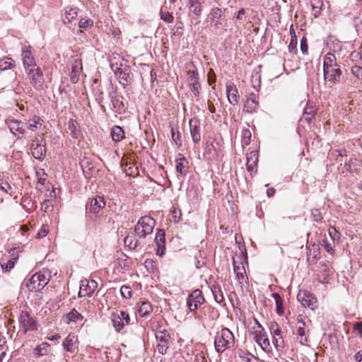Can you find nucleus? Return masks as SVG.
Listing matches in <instances>:
<instances>
[{"mask_svg":"<svg viewBox=\"0 0 362 362\" xmlns=\"http://www.w3.org/2000/svg\"><path fill=\"white\" fill-rule=\"evenodd\" d=\"M235 337L227 327H223L216 332L214 338V347L218 353H223L226 349L233 347Z\"/></svg>","mask_w":362,"mask_h":362,"instance_id":"f257e3e1","label":"nucleus"},{"mask_svg":"<svg viewBox=\"0 0 362 362\" xmlns=\"http://www.w3.org/2000/svg\"><path fill=\"white\" fill-rule=\"evenodd\" d=\"M50 274L48 271H40L33 274L26 283V287L31 292L40 291L49 283Z\"/></svg>","mask_w":362,"mask_h":362,"instance_id":"f03ea898","label":"nucleus"},{"mask_svg":"<svg viewBox=\"0 0 362 362\" xmlns=\"http://www.w3.org/2000/svg\"><path fill=\"white\" fill-rule=\"evenodd\" d=\"M155 225V220L150 216H145L140 218L134 227L136 235L140 238H145L152 233Z\"/></svg>","mask_w":362,"mask_h":362,"instance_id":"7ed1b4c3","label":"nucleus"},{"mask_svg":"<svg viewBox=\"0 0 362 362\" xmlns=\"http://www.w3.org/2000/svg\"><path fill=\"white\" fill-rule=\"evenodd\" d=\"M28 78L31 85L36 89L40 90L44 84V77L41 69L36 66L25 69Z\"/></svg>","mask_w":362,"mask_h":362,"instance_id":"20e7f679","label":"nucleus"},{"mask_svg":"<svg viewBox=\"0 0 362 362\" xmlns=\"http://www.w3.org/2000/svg\"><path fill=\"white\" fill-rule=\"evenodd\" d=\"M18 321L21 329L23 334H26L29 331L37 330V322L28 312L22 311L20 314Z\"/></svg>","mask_w":362,"mask_h":362,"instance_id":"39448f33","label":"nucleus"},{"mask_svg":"<svg viewBox=\"0 0 362 362\" xmlns=\"http://www.w3.org/2000/svg\"><path fill=\"white\" fill-rule=\"evenodd\" d=\"M297 298L305 308H308L314 310L317 307V300L316 297L309 291H300L298 293Z\"/></svg>","mask_w":362,"mask_h":362,"instance_id":"423d86ee","label":"nucleus"},{"mask_svg":"<svg viewBox=\"0 0 362 362\" xmlns=\"http://www.w3.org/2000/svg\"><path fill=\"white\" fill-rule=\"evenodd\" d=\"M204 302V298L202 292L199 289H196L189 295L187 300V305L190 312L196 310L199 305Z\"/></svg>","mask_w":362,"mask_h":362,"instance_id":"0eeeda50","label":"nucleus"},{"mask_svg":"<svg viewBox=\"0 0 362 362\" xmlns=\"http://www.w3.org/2000/svg\"><path fill=\"white\" fill-rule=\"evenodd\" d=\"M11 132L16 136L18 139H21L24 133L25 132L23 129V123L21 120L16 119L13 117H8L5 120Z\"/></svg>","mask_w":362,"mask_h":362,"instance_id":"6e6552de","label":"nucleus"},{"mask_svg":"<svg viewBox=\"0 0 362 362\" xmlns=\"http://www.w3.org/2000/svg\"><path fill=\"white\" fill-rule=\"evenodd\" d=\"M98 284L94 280L83 279L81 281L78 297H90L97 288Z\"/></svg>","mask_w":362,"mask_h":362,"instance_id":"1a4fd4ad","label":"nucleus"},{"mask_svg":"<svg viewBox=\"0 0 362 362\" xmlns=\"http://www.w3.org/2000/svg\"><path fill=\"white\" fill-rule=\"evenodd\" d=\"M156 337L158 341L157 346L158 352L161 354H165L168 349L169 334L166 330L157 331Z\"/></svg>","mask_w":362,"mask_h":362,"instance_id":"9d476101","label":"nucleus"},{"mask_svg":"<svg viewBox=\"0 0 362 362\" xmlns=\"http://www.w3.org/2000/svg\"><path fill=\"white\" fill-rule=\"evenodd\" d=\"M105 206L104 198L100 196H97L95 198L90 199V202L86 206V209L93 214H98L100 209Z\"/></svg>","mask_w":362,"mask_h":362,"instance_id":"9b49d317","label":"nucleus"},{"mask_svg":"<svg viewBox=\"0 0 362 362\" xmlns=\"http://www.w3.org/2000/svg\"><path fill=\"white\" fill-rule=\"evenodd\" d=\"M341 74L342 72L339 66L324 71L325 80H327L332 84L337 83L340 81Z\"/></svg>","mask_w":362,"mask_h":362,"instance_id":"f8f14e48","label":"nucleus"},{"mask_svg":"<svg viewBox=\"0 0 362 362\" xmlns=\"http://www.w3.org/2000/svg\"><path fill=\"white\" fill-rule=\"evenodd\" d=\"M22 59L25 69L37 66L35 58L28 47H24L22 49Z\"/></svg>","mask_w":362,"mask_h":362,"instance_id":"ddd939ff","label":"nucleus"},{"mask_svg":"<svg viewBox=\"0 0 362 362\" xmlns=\"http://www.w3.org/2000/svg\"><path fill=\"white\" fill-rule=\"evenodd\" d=\"M192 141L197 144L201 140L200 123L197 118H192L189 122Z\"/></svg>","mask_w":362,"mask_h":362,"instance_id":"4468645a","label":"nucleus"},{"mask_svg":"<svg viewBox=\"0 0 362 362\" xmlns=\"http://www.w3.org/2000/svg\"><path fill=\"white\" fill-rule=\"evenodd\" d=\"M271 332L273 334V341L275 344L276 347L283 348L284 346V339L281 336V330L279 326V325L274 322L271 323L270 325Z\"/></svg>","mask_w":362,"mask_h":362,"instance_id":"2eb2a0df","label":"nucleus"},{"mask_svg":"<svg viewBox=\"0 0 362 362\" xmlns=\"http://www.w3.org/2000/svg\"><path fill=\"white\" fill-rule=\"evenodd\" d=\"M33 156L40 161L43 160L46 156V147L45 144H33L30 147Z\"/></svg>","mask_w":362,"mask_h":362,"instance_id":"dca6fc26","label":"nucleus"},{"mask_svg":"<svg viewBox=\"0 0 362 362\" xmlns=\"http://www.w3.org/2000/svg\"><path fill=\"white\" fill-rule=\"evenodd\" d=\"M118 78L120 84L124 87L129 85L133 81V74L132 73L130 67L127 66L124 67L123 70L120 71Z\"/></svg>","mask_w":362,"mask_h":362,"instance_id":"f3484780","label":"nucleus"},{"mask_svg":"<svg viewBox=\"0 0 362 362\" xmlns=\"http://www.w3.org/2000/svg\"><path fill=\"white\" fill-rule=\"evenodd\" d=\"M226 93L228 102L235 105L238 103L239 94L236 86L233 83L228 84L226 86Z\"/></svg>","mask_w":362,"mask_h":362,"instance_id":"a211bd4d","label":"nucleus"},{"mask_svg":"<svg viewBox=\"0 0 362 362\" xmlns=\"http://www.w3.org/2000/svg\"><path fill=\"white\" fill-rule=\"evenodd\" d=\"M82 71V63L81 60H75L71 66L70 72V80L73 83H76L79 80V76Z\"/></svg>","mask_w":362,"mask_h":362,"instance_id":"6ab92c4d","label":"nucleus"},{"mask_svg":"<svg viewBox=\"0 0 362 362\" xmlns=\"http://www.w3.org/2000/svg\"><path fill=\"white\" fill-rule=\"evenodd\" d=\"M175 168L177 173L181 176H185L188 172L189 162L186 158L182 156L175 160Z\"/></svg>","mask_w":362,"mask_h":362,"instance_id":"aec40b11","label":"nucleus"},{"mask_svg":"<svg viewBox=\"0 0 362 362\" xmlns=\"http://www.w3.org/2000/svg\"><path fill=\"white\" fill-rule=\"evenodd\" d=\"M258 162V154L256 151H251L247 154V170L251 173L256 170Z\"/></svg>","mask_w":362,"mask_h":362,"instance_id":"412c9836","label":"nucleus"},{"mask_svg":"<svg viewBox=\"0 0 362 362\" xmlns=\"http://www.w3.org/2000/svg\"><path fill=\"white\" fill-rule=\"evenodd\" d=\"M11 259H9L6 263L1 264L2 269L6 270V272L10 271L12 268L14 267L16 262L18 259V251L16 249H12L9 252Z\"/></svg>","mask_w":362,"mask_h":362,"instance_id":"4be33fe9","label":"nucleus"},{"mask_svg":"<svg viewBox=\"0 0 362 362\" xmlns=\"http://www.w3.org/2000/svg\"><path fill=\"white\" fill-rule=\"evenodd\" d=\"M338 66L339 65L337 64L336 57L332 53L329 52L324 57L323 71H326L331 68H335Z\"/></svg>","mask_w":362,"mask_h":362,"instance_id":"5701e85b","label":"nucleus"},{"mask_svg":"<svg viewBox=\"0 0 362 362\" xmlns=\"http://www.w3.org/2000/svg\"><path fill=\"white\" fill-rule=\"evenodd\" d=\"M68 129L70 132L71 136L76 139H79L81 137L80 129L77 127V122L74 119H69L68 122Z\"/></svg>","mask_w":362,"mask_h":362,"instance_id":"b1692460","label":"nucleus"},{"mask_svg":"<svg viewBox=\"0 0 362 362\" xmlns=\"http://www.w3.org/2000/svg\"><path fill=\"white\" fill-rule=\"evenodd\" d=\"M258 107V103L255 100V95L254 93H251L250 96L246 100L245 104V108L246 109V112L252 113L255 111Z\"/></svg>","mask_w":362,"mask_h":362,"instance_id":"393cba45","label":"nucleus"},{"mask_svg":"<svg viewBox=\"0 0 362 362\" xmlns=\"http://www.w3.org/2000/svg\"><path fill=\"white\" fill-rule=\"evenodd\" d=\"M76 337L74 334H69L63 341V346L69 352L74 353L76 349Z\"/></svg>","mask_w":362,"mask_h":362,"instance_id":"a878e982","label":"nucleus"},{"mask_svg":"<svg viewBox=\"0 0 362 362\" xmlns=\"http://www.w3.org/2000/svg\"><path fill=\"white\" fill-rule=\"evenodd\" d=\"M155 241L158 246L157 255L162 256L163 255V250L162 249L161 253H159V250L161 247L165 246V231L163 230H159L156 233Z\"/></svg>","mask_w":362,"mask_h":362,"instance_id":"bb28decb","label":"nucleus"},{"mask_svg":"<svg viewBox=\"0 0 362 362\" xmlns=\"http://www.w3.org/2000/svg\"><path fill=\"white\" fill-rule=\"evenodd\" d=\"M111 136L113 141H120L124 137V132L119 126L115 125L111 129Z\"/></svg>","mask_w":362,"mask_h":362,"instance_id":"cd10ccee","label":"nucleus"},{"mask_svg":"<svg viewBox=\"0 0 362 362\" xmlns=\"http://www.w3.org/2000/svg\"><path fill=\"white\" fill-rule=\"evenodd\" d=\"M139 310L138 312L141 317H146L150 314L152 311V307L149 302L142 301L138 303Z\"/></svg>","mask_w":362,"mask_h":362,"instance_id":"c85d7f7f","label":"nucleus"},{"mask_svg":"<svg viewBox=\"0 0 362 362\" xmlns=\"http://www.w3.org/2000/svg\"><path fill=\"white\" fill-rule=\"evenodd\" d=\"M233 270L236 276V279L240 284L245 281V269L243 266L236 265L235 259H233Z\"/></svg>","mask_w":362,"mask_h":362,"instance_id":"c756f323","label":"nucleus"},{"mask_svg":"<svg viewBox=\"0 0 362 362\" xmlns=\"http://www.w3.org/2000/svg\"><path fill=\"white\" fill-rule=\"evenodd\" d=\"M199 80V74L195 66L192 64L187 71V81L189 84L197 83Z\"/></svg>","mask_w":362,"mask_h":362,"instance_id":"7c9ffc66","label":"nucleus"},{"mask_svg":"<svg viewBox=\"0 0 362 362\" xmlns=\"http://www.w3.org/2000/svg\"><path fill=\"white\" fill-rule=\"evenodd\" d=\"M78 15V10L76 8H67L66 9L65 15L63 18L64 23H69L74 20Z\"/></svg>","mask_w":362,"mask_h":362,"instance_id":"2f4dec72","label":"nucleus"},{"mask_svg":"<svg viewBox=\"0 0 362 362\" xmlns=\"http://www.w3.org/2000/svg\"><path fill=\"white\" fill-rule=\"evenodd\" d=\"M49 346L47 342L42 343L34 349V354L37 357L47 355Z\"/></svg>","mask_w":362,"mask_h":362,"instance_id":"473e14b6","label":"nucleus"},{"mask_svg":"<svg viewBox=\"0 0 362 362\" xmlns=\"http://www.w3.org/2000/svg\"><path fill=\"white\" fill-rule=\"evenodd\" d=\"M112 322L117 332H120L124 327V322H123L121 318L115 313L112 315Z\"/></svg>","mask_w":362,"mask_h":362,"instance_id":"72a5a7b5","label":"nucleus"},{"mask_svg":"<svg viewBox=\"0 0 362 362\" xmlns=\"http://www.w3.org/2000/svg\"><path fill=\"white\" fill-rule=\"evenodd\" d=\"M15 66V61L9 57H4L0 59V70L4 71L11 69Z\"/></svg>","mask_w":362,"mask_h":362,"instance_id":"f704fd0d","label":"nucleus"},{"mask_svg":"<svg viewBox=\"0 0 362 362\" xmlns=\"http://www.w3.org/2000/svg\"><path fill=\"white\" fill-rule=\"evenodd\" d=\"M211 291L213 293L214 300L216 303L220 304L224 301L223 293L220 286H214L211 288Z\"/></svg>","mask_w":362,"mask_h":362,"instance_id":"c9c22d12","label":"nucleus"},{"mask_svg":"<svg viewBox=\"0 0 362 362\" xmlns=\"http://www.w3.org/2000/svg\"><path fill=\"white\" fill-rule=\"evenodd\" d=\"M272 296L276 303V313L280 315H282L284 313L283 300L277 293H274Z\"/></svg>","mask_w":362,"mask_h":362,"instance_id":"e433bc0d","label":"nucleus"},{"mask_svg":"<svg viewBox=\"0 0 362 362\" xmlns=\"http://www.w3.org/2000/svg\"><path fill=\"white\" fill-rule=\"evenodd\" d=\"M315 113L316 110L313 107L307 106L304 109L303 117L306 121L310 122L315 115Z\"/></svg>","mask_w":362,"mask_h":362,"instance_id":"4c0bfd02","label":"nucleus"},{"mask_svg":"<svg viewBox=\"0 0 362 362\" xmlns=\"http://www.w3.org/2000/svg\"><path fill=\"white\" fill-rule=\"evenodd\" d=\"M41 119L38 117H34L32 119H30L28 124V129L31 131H35L37 128L42 126Z\"/></svg>","mask_w":362,"mask_h":362,"instance_id":"58836bf2","label":"nucleus"},{"mask_svg":"<svg viewBox=\"0 0 362 362\" xmlns=\"http://www.w3.org/2000/svg\"><path fill=\"white\" fill-rule=\"evenodd\" d=\"M308 252L307 253L308 256L313 255V258L317 259L318 255H320V249L319 246L317 244H310L308 247Z\"/></svg>","mask_w":362,"mask_h":362,"instance_id":"ea45409f","label":"nucleus"},{"mask_svg":"<svg viewBox=\"0 0 362 362\" xmlns=\"http://www.w3.org/2000/svg\"><path fill=\"white\" fill-rule=\"evenodd\" d=\"M125 245L130 249H135L138 245V240H135L134 236L127 235L124 240Z\"/></svg>","mask_w":362,"mask_h":362,"instance_id":"a19ab883","label":"nucleus"},{"mask_svg":"<svg viewBox=\"0 0 362 362\" xmlns=\"http://www.w3.org/2000/svg\"><path fill=\"white\" fill-rule=\"evenodd\" d=\"M255 341L261 346L262 349L265 350L269 346V340L267 338H263L262 336H255Z\"/></svg>","mask_w":362,"mask_h":362,"instance_id":"79ce46f5","label":"nucleus"},{"mask_svg":"<svg viewBox=\"0 0 362 362\" xmlns=\"http://www.w3.org/2000/svg\"><path fill=\"white\" fill-rule=\"evenodd\" d=\"M305 324L303 323V326H298V329H297V334L301 338L300 340V343L301 344H305V343L308 342V339L305 337Z\"/></svg>","mask_w":362,"mask_h":362,"instance_id":"37998d69","label":"nucleus"},{"mask_svg":"<svg viewBox=\"0 0 362 362\" xmlns=\"http://www.w3.org/2000/svg\"><path fill=\"white\" fill-rule=\"evenodd\" d=\"M291 40L290 44L288 45V49L291 52L296 53L297 52V38L295 35V32L292 33V30L291 29Z\"/></svg>","mask_w":362,"mask_h":362,"instance_id":"c03bdc74","label":"nucleus"},{"mask_svg":"<svg viewBox=\"0 0 362 362\" xmlns=\"http://www.w3.org/2000/svg\"><path fill=\"white\" fill-rule=\"evenodd\" d=\"M69 321L76 322L78 320H82L83 316L81 314L78 313L75 309H73L67 315Z\"/></svg>","mask_w":362,"mask_h":362,"instance_id":"a18cd8bd","label":"nucleus"},{"mask_svg":"<svg viewBox=\"0 0 362 362\" xmlns=\"http://www.w3.org/2000/svg\"><path fill=\"white\" fill-rule=\"evenodd\" d=\"M120 293L122 296L127 299L130 298L132 296V288L128 286H122L120 288Z\"/></svg>","mask_w":362,"mask_h":362,"instance_id":"49530a36","label":"nucleus"},{"mask_svg":"<svg viewBox=\"0 0 362 362\" xmlns=\"http://www.w3.org/2000/svg\"><path fill=\"white\" fill-rule=\"evenodd\" d=\"M222 15V11L219 8H214L211 9L210 13V18L211 21H215L216 20H219Z\"/></svg>","mask_w":362,"mask_h":362,"instance_id":"de8ad7c7","label":"nucleus"},{"mask_svg":"<svg viewBox=\"0 0 362 362\" xmlns=\"http://www.w3.org/2000/svg\"><path fill=\"white\" fill-rule=\"evenodd\" d=\"M171 135L173 140L175 142L177 145H181L182 141L180 138V134L177 129V128L172 127L171 128Z\"/></svg>","mask_w":362,"mask_h":362,"instance_id":"09e8293b","label":"nucleus"},{"mask_svg":"<svg viewBox=\"0 0 362 362\" xmlns=\"http://www.w3.org/2000/svg\"><path fill=\"white\" fill-rule=\"evenodd\" d=\"M190 11L192 12L194 15L199 16L200 15L202 7L201 5L198 2H193L190 6Z\"/></svg>","mask_w":362,"mask_h":362,"instance_id":"8fccbe9b","label":"nucleus"},{"mask_svg":"<svg viewBox=\"0 0 362 362\" xmlns=\"http://www.w3.org/2000/svg\"><path fill=\"white\" fill-rule=\"evenodd\" d=\"M160 18L167 23H172L174 20V17L169 12L160 11Z\"/></svg>","mask_w":362,"mask_h":362,"instance_id":"3c124183","label":"nucleus"},{"mask_svg":"<svg viewBox=\"0 0 362 362\" xmlns=\"http://www.w3.org/2000/svg\"><path fill=\"white\" fill-rule=\"evenodd\" d=\"M119 318L122 320L123 322H126L127 325H129L131 322V319L128 313L123 310H120L118 314H117Z\"/></svg>","mask_w":362,"mask_h":362,"instance_id":"603ef678","label":"nucleus"},{"mask_svg":"<svg viewBox=\"0 0 362 362\" xmlns=\"http://www.w3.org/2000/svg\"><path fill=\"white\" fill-rule=\"evenodd\" d=\"M351 74L358 78H362V67L359 66H354L351 68Z\"/></svg>","mask_w":362,"mask_h":362,"instance_id":"864d4df0","label":"nucleus"},{"mask_svg":"<svg viewBox=\"0 0 362 362\" xmlns=\"http://www.w3.org/2000/svg\"><path fill=\"white\" fill-rule=\"evenodd\" d=\"M93 24V21L92 20L82 18L81 19L78 25L81 28H87L91 26Z\"/></svg>","mask_w":362,"mask_h":362,"instance_id":"5fc2aeb1","label":"nucleus"},{"mask_svg":"<svg viewBox=\"0 0 362 362\" xmlns=\"http://www.w3.org/2000/svg\"><path fill=\"white\" fill-rule=\"evenodd\" d=\"M36 176L40 182H44L46 180L47 174L44 169H40L36 172Z\"/></svg>","mask_w":362,"mask_h":362,"instance_id":"6e6d98bb","label":"nucleus"},{"mask_svg":"<svg viewBox=\"0 0 362 362\" xmlns=\"http://www.w3.org/2000/svg\"><path fill=\"white\" fill-rule=\"evenodd\" d=\"M300 50L304 54L308 53V46L305 37H303L300 40Z\"/></svg>","mask_w":362,"mask_h":362,"instance_id":"4d7b16f0","label":"nucleus"},{"mask_svg":"<svg viewBox=\"0 0 362 362\" xmlns=\"http://www.w3.org/2000/svg\"><path fill=\"white\" fill-rule=\"evenodd\" d=\"M190 88H191V90L192 92L193 93V94L195 95V96H197L199 95V89H200V84L199 82L197 83H191V84H189Z\"/></svg>","mask_w":362,"mask_h":362,"instance_id":"13d9d810","label":"nucleus"},{"mask_svg":"<svg viewBox=\"0 0 362 362\" xmlns=\"http://www.w3.org/2000/svg\"><path fill=\"white\" fill-rule=\"evenodd\" d=\"M48 229L47 226H42L39 232L37 234V238H42L47 235Z\"/></svg>","mask_w":362,"mask_h":362,"instance_id":"bf43d9fd","label":"nucleus"},{"mask_svg":"<svg viewBox=\"0 0 362 362\" xmlns=\"http://www.w3.org/2000/svg\"><path fill=\"white\" fill-rule=\"evenodd\" d=\"M322 246L325 247V250L332 254L334 252V249L330 243H329L327 240H323V243H322Z\"/></svg>","mask_w":362,"mask_h":362,"instance_id":"052dcab7","label":"nucleus"},{"mask_svg":"<svg viewBox=\"0 0 362 362\" xmlns=\"http://www.w3.org/2000/svg\"><path fill=\"white\" fill-rule=\"evenodd\" d=\"M243 136H244L245 144L246 145H248L250 144V138H251L250 131L249 129H245L243 131Z\"/></svg>","mask_w":362,"mask_h":362,"instance_id":"680f3d73","label":"nucleus"},{"mask_svg":"<svg viewBox=\"0 0 362 362\" xmlns=\"http://www.w3.org/2000/svg\"><path fill=\"white\" fill-rule=\"evenodd\" d=\"M354 329L357 332L358 335L362 338V322H356L354 325Z\"/></svg>","mask_w":362,"mask_h":362,"instance_id":"e2e57ef3","label":"nucleus"},{"mask_svg":"<svg viewBox=\"0 0 362 362\" xmlns=\"http://www.w3.org/2000/svg\"><path fill=\"white\" fill-rule=\"evenodd\" d=\"M211 24L214 27L215 29H221L224 26L223 21L219 20L211 21Z\"/></svg>","mask_w":362,"mask_h":362,"instance_id":"0e129e2a","label":"nucleus"},{"mask_svg":"<svg viewBox=\"0 0 362 362\" xmlns=\"http://www.w3.org/2000/svg\"><path fill=\"white\" fill-rule=\"evenodd\" d=\"M11 186L9 185V184L7 182H4V181L0 182V189L1 190L8 192V190L11 189Z\"/></svg>","mask_w":362,"mask_h":362,"instance_id":"69168bd1","label":"nucleus"},{"mask_svg":"<svg viewBox=\"0 0 362 362\" xmlns=\"http://www.w3.org/2000/svg\"><path fill=\"white\" fill-rule=\"evenodd\" d=\"M354 358L357 362H362V350L358 351Z\"/></svg>","mask_w":362,"mask_h":362,"instance_id":"338daca9","label":"nucleus"},{"mask_svg":"<svg viewBox=\"0 0 362 362\" xmlns=\"http://www.w3.org/2000/svg\"><path fill=\"white\" fill-rule=\"evenodd\" d=\"M208 109L209 112L212 114L216 112V107L210 100H208Z\"/></svg>","mask_w":362,"mask_h":362,"instance_id":"774afa93","label":"nucleus"}]
</instances>
